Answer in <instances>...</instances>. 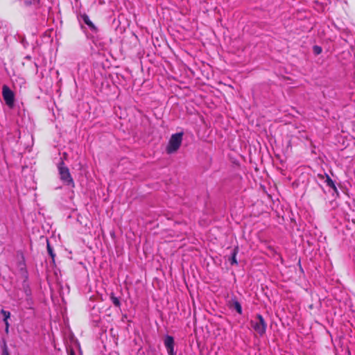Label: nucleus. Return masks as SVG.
Instances as JSON below:
<instances>
[{"label":"nucleus","instance_id":"1","mask_svg":"<svg viewBox=\"0 0 355 355\" xmlns=\"http://www.w3.org/2000/svg\"><path fill=\"white\" fill-rule=\"evenodd\" d=\"M58 171L60 177V180L63 182V183L68 186L74 187V182L71 175L69 170L68 167L64 165L63 161H61L58 164Z\"/></svg>","mask_w":355,"mask_h":355},{"label":"nucleus","instance_id":"2","mask_svg":"<svg viewBox=\"0 0 355 355\" xmlns=\"http://www.w3.org/2000/svg\"><path fill=\"white\" fill-rule=\"evenodd\" d=\"M182 132L176 133L171 136L166 148L168 154H171L179 149L182 144Z\"/></svg>","mask_w":355,"mask_h":355},{"label":"nucleus","instance_id":"3","mask_svg":"<svg viewBox=\"0 0 355 355\" xmlns=\"http://www.w3.org/2000/svg\"><path fill=\"white\" fill-rule=\"evenodd\" d=\"M250 323L253 329L260 336H263L266 333L267 324L261 315L257 314Z\"/></svg>","mask_w":355,"mask_h":355},{"label":"nucleus","instance_id":"4","mask_svg":"<svg viewBox=\"0 0 355 355\" xmlns=\"http://www.w3.org/2000/svg\"><path fill=\"white\" fill-rule=\"evenodd\" d=\"M2 96L6 105L12 107L15 101L14 93L7 85L2 87Z\"/></svg>","mask_w":355,"mask_h":355},{"label":"nucleus","instance_id":"5","mask_svg":"<svg viewBox=\"0 0 355 355\" xmlns=\"http://www.w3.org/2000/svg\"><path fill=\"white\" fill-rule=\"evenodd\" d=\"M164 343L168 355H176V352L174 349L175 341L173 336L166 335L164 337Z\"/></svg>","mask_w":355,"mask_h":355},{"label":"nucleus","instance_id":"6","mask_svg":"<svg viewBox=\"0 0 355 355\" xmlns=\"http://www.w3.org/2000/svg\"><path fill=\"white\" fill-rule=\"evenodd\" d=\"M227 306L230 309L235 310L239 314L243 313V309L241 303L236 297H232L227 302Z\"/></svg>","mask_w":355,"mask_h":355},{"label":"nucleus","instance_id":"7","mask_svg":"<svg viewBox=\"0 0 355 355\" xmlns=\"http://www.w3.org/2000/svg\"><path fill=\"white\" fill-rule=\"evenodd\" d=\"M80 18L86 24L90 30L94 33H96L98 31L97 27L93 24V22L89 19V17L86 14H83L80 15Z\"/></svg>","mask_w":355,"mask_h":355},{"label":"nucleus","instance_id":"8","mask_svg":"<svg viewBox=\"0 0 355 355\" xmlns=\"http://www.w3.org/2000/svg\"><path fill=\"white\" fill-rule=\"evenodd\" d=\"M239 252V247H234L232 250L231 256L229 257L228 261L231 265H237L236 255Z\"/></svg>","mask_w":355,"mask_h":355},{"label":"nucleus","instance_id":"9","mask_svg":"<svg viewBox=\"0 0 355 355\" xmlns=\"http://www.w3.org/2000/svg\"><path fill=\"white\" fill-rule=\"evenodd\" d=\"M324 175L326 177L325 182H326L327 185L329 186V187H331L334 190V191L337 195H338V191L337 189V187H336L334 182L331 179V178L327 174L325 173Z\"/></svg>","mask_w":355,"mask_h":355},{"label":"nucleus","instance_id":"10","mask_svg":"<svg viewBox=\"0 0 355 355\" xmlns=\"http://www.w3.org/2000/svg\"><path fill=\"white\" fill-rule=\"evenodd\" d=\"M110 299L115 306L120 307L121 302L118 297L114 296L113 293H111Z\"/></svg>","mask_w":355,"mask_h":355},{"label":"nucleus","instance_id":"11","mask_svg":"<svg viewBox=\"0 0 355 355\" xmlns=\"http://www.w3.org/2000/svg\"><path fill=\"white\" fill-rule=\"evenodd\" d=\"M1 313L3 316V321L8 320V319L10 316V313L9 311H8L4 310V309H1Z\"/></svg>","mask_w":355,"mask_h":355},{"label":"nucleus","instance_id":"12","mask_svg":"<svg viewBox=\"0 0 355 355\" xmlns=\"http://www.w3.org/2000/svg\"><path fill=\"white\" fill-rule=\"evenodd\" d=\"M47 250H48V253L51 256V257L52 258L53 260H54V258L55 257V254L53 252V248L51 247V245H49V243H47Z\"/></svg>","mask_w":355,"mask_h":355},{"label":"nucleus","instance_id":"13","mask_svg":"<svg viewBox=\"0 0 355 355\" xmlns=\"http://www.w3.org/2000/svg\"><path fill=\"white\" fill-rule=\"evenodd\" d=\"M313 52L316 54V55H318L320 53H321L322 52V48L319 46H313Z\"/></svg>","mask_w":355,"mask_h":355},{"label":"nucleus","instance_id":"14","mask_svg":"<svg viewBox=\"0 0 355 355\" xmlns=\"http://www.w3.org/2000/svg\"><path fill=\"white\" fill-rule=\"evenodd\" d=\"M2 355H10L9 352H8V347H7V345H6V342H4V345H3V351H2Z\"/></svg>","mask_w":355,"mask_h":355},{"label":"nucleus","instance_id":"15","mask_svg":"<svg viewBox=\"0 0 355 355\" xmlns=\"http://www.w3.org/2000/svg\"><path fill=\"white\" fill-rule=\"evenodd\" d=\"M24 58L26 59V60H31V55H26Z\"/></svg>","mask_w":355,"mask_h":355},{"label":"nucleus","instance_id":"16","mask_svg":"<svg viewBox=\"0 0 355 355\" xmlns=\"http://www.w3.org/2000/svg\"><path fill=\"white\" fill-rule=\"evenodd\" d=\"M5 322V324H6V327H9V323H8V321L6 320V321H3Z\"/></svg>","mask_w":355,"mask_h":355},{"label":"nucleus","instance_id":"17","mask_svg":"<svg viewBox=\"0 0 355 355\" xmlns=\"http://www.w3.org/2000/svg\"><path fill=\"white\" fill-rule=\"evenodd\" d=\"M69 355H76L74 351L73 350H71L70 353H69Z\"/></svg>","mask_w":355,"mask_h":355},{"label":"nucleus","instance_id":"18","mask_svg":"<svg viewBox=\"0 0 355 355\" xmlns=\"http://www.w3.org/2000/svg\"><path fill=\"white\" fill-rule=\"evenodd\" d=\"M69 355H76L74 351L73 350H71L70 353H69Z\"/></svg>","mask_w":355,"mask_h":355},{"label":"nucleus","instance_id":"19","mask_svg":"<svg viewBox=\"0 0 355 355\" xmlns=\"http://www.w3.org/2000/svg\"><path fill=\"white\" fill-rule=\"evenodd\" d=\"M35 67L36 68V72H37V70H38V66L37 64V63H35Z\"/></svg>","mask_w":355,"mask_h":355},{"label":"nucleus","instance_id":"20","mask_svg":"<svg viewBox=\"0 0 355 355\" xmlns=\"http://www.w3.org/2000/svg\"><path fill=\"white\" fill-rule=\"evenodd\" d=\"M8 329H9V327H6V329H5V330H6V332H7V333L8 332Z\"/></svg>","mask_w":355,"mask_h":355}]
</instances>
